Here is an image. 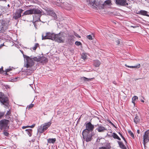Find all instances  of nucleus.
<instances>
[{"label": "nucleus", "instance_id": "obj_1", "mask_svg": "<svg viewBox=\"0 0 149 149\" xmlns=\"http://www.w3.org/2000/svg\"><path fill=\"white\" fill-rule=\"evenodd\" d=\"M23 57L25 59L24 67L29 69V70L31 71H33L34 70L32 68L34 64V61L39 62L40 60V57L39 56L33 57L31 56L29 57L24 55Z\"/></svg>", "mask_w": 149, "mask_h": 149}, {"label": "nucleus", "instance_id": "obj_2", "mask_svg": "<svg viewBox=\"0 0 149 149\" xmlns=\"http://www.w3.org/2000/svg\"><path fill=\"white\" fill-rule=\"evenodd\" d=\"M10 121L7 119H3L0 121V129H9V126L8 125Z\"/></svg>", "mask_w": 149, "mask_h": 149}, {"label": "nucleus", "instance_id": "obj_3", "mask_svg": "<svg viewBox=\"0 0 149 149\" xmlns=\"http://www.w3.org/2000/svg\"><path fill=\"white\" fill-rule=\"evenodd\" d=\"M85 124L86 129L83 131L82 132L83 134L84 133H87V132H89L90 131L92 132L93 131L94 128V126L92 125L90 122L87 123H85Z\"/></svg>", "mask_w": 149, "mask_h": 149}, {"label": "nucleus", "instance_id": "obj_4", "mask_svg": "<svg viewBox=\"0 0 149 149\" xmlns=\"http://www.w3.org/2000/svg\"><path fill=\"white\" fill-rule=\"evenodd\" d=\"M41 11L39 9L33 8L32 9L27 10L24 13V14L26 15L32 14H41Z\"/></svg>", "mask_w": 149, "mask_h": 149}, {"label": "nucleus", "instance_id": "obj_5", "mask_svg": "<svg viewBox=\"0 0 149 149\" xmlns=\"http://www.w3.org/2000/svg\"><path fill=\"white\" fill-rule=\"evenodd\" d=\"M54 40L55 41L59 43H63L64 40L65 36L63 34L60 33L58 34H55Z\"/></svg>", "mask_w": 149, "mask_h": 149}, {"label": "nucleus", "instance_id": "obj_6", "mask_svg": "<svg viewBox=\"0 0 149 149\" xmlns=\"http://www.w3.org/2000/svg\"><path fill=\"white\" fill-rule=\"evenodd\" d=\"M0 102L6 106L9 104L8 97L2 93H0Z\"/></svg>", "mask_w": 149, "mask_h": 149}, {"label": "nucleus", "instance_id": "obj_7", "mask_svg": "<svg viewBox=\"0 0 149 149\" xmlns=\"http://www.w3.org/2000/svg\"><path fill=\"white\" fill-rule=\"evenodd\" d=\"M55 34L54 33L47 32L46 33V35L44 36L43 34L42 35V40L49 39L54 40L55 38Z\"/></svg>", "mask_w": 149, "mask_h": 149}, {"label": "nucleus", "instance_id": "obj_8", "mask_svg": "<svg viewBox=\"0 0 149 149\" xmlns=\"http://www.w3.org/2000/svg\"><path fill=\"white\" fill-rule=\"evenodd\" d=\"M0 23L1 24L0 28V33H3L8 29V23L3 19L0 20Z\"/></svg>", "mask_w": 149, "mask_h": 149}, {"label": "nucleus", "instance_id": "obj_9", "mask_svg": "<svg viewBox=\"0 0 149 149\" xmlns=\"http://www.w3.org/2000/svg\"><path fill=\"white\" fill-rule=\"evenodd\" d=\"M115 3L118 6L128 7L129 2L128 0H116Z\"/></svg>", "mask_w": 149, "mask_h": 149}, {"label": "nucleus", "instance_id": "obj_10", "mask_svg": "<svg viewBox=\"0 0 149 149\" xmlns=\"http://www.w3.org/2000/svg\"><path fill=\"white\" fill-rule=\"evenodd\" d=\"M22 9H19L14 14L13 18L15 19H17L21 16V14L23 11Z\"/></svg>", "mask_w": 149, "mask_h": 149}, {"label": "nucleus", "instance_id": "obj_11", "mask_svg": "<svg viewBox=\"0 0 149 149\" xmlns=\"http://www.w3.org/2000/svg\"><path fill=\"white\" fill-rule=\"evenodd\" d=\"M89 132H87L86 134L82 133L83 135V138L84 139H85L86 141L88 142L91 141V140L92 135L89 134Z\"/></svg>", "mask_w": 149, "mask_h": 149}, {"label": "nucleus", "instance_id": "obj_12", "mask_svg": "<svg viewBox=\"0 0 149 149\" xmlns=\"http://www.w3.org/2000/svg\"><path fill=\"white\" fill-rule=\"evenodd\" d=\"M143 141L144 143H146L149 141V130L146 131L143 136Z\"/></svg>", "mask_w": 149, "mask_h": 149}, {"label": "nucleus", "instance_id": "obj_13", "mask_svg": "<svg viewBox=\"0 0 149 149\" xmlns=\"http://www.w3.org/2000/svg\"><path fill=\"white\" fill-rule=\"evenodd\" d=\"M47 15L52 16L54 19L56 20L57 19V17L56 14L52 10H48L46 13Z\"/></svg>", "mask_w": 149, "mask_h": 149}, {"label": "nucleus", "instance_id": "obj_14", "mask_svg": "<svg viewBox=\"0 0 149 149\" xmlns=\"http://www.w3.org/2000/svg\"><path fill=\"white\" fill-rule=\"evenodd\" d=\"M96 127L97 126V127L96 129V130H97L99 132H103L107 130V129L105 127L103 126L102 125L97 124V125H95Z\"/></svg>", "mask_w": 149, "mask_h": 149}, {"label": "nucleus", "instance_id": "obj_15", "mask_svg": "<svg viewBox=\"0 0 149 149\" xmlns=\"http://www.w3.org/2000/svg\"><path fill=\"white\" fill-rule=\"evenodd\" d=\"M111 0H107L105 1L103 3L101 4L100 6L102 9H104L106 5H111Z\"/></svg>", "mask_w": 149, "mask_h": 149}, {"label": "nucleus", "instance_id": "obj_16", "mask_svg": "<svg viewBox=\"0 0 149 149\" xmlns=\"http://www.w3.org/2000/svg\"><path fill=\"white\" fill-rule=\"evenodd\" d=\"M138 14L143 15L146 16L148 17L149 16V13H148L147 11L144 10H140L139 11V13Z\"/></svg>", "mask_w": 149, "mask_h": 149}, {"label": "nucleus", "instance_id": "obj_17", "mask_svg": "<svg viewBox=\"0 0 149 149\" xmlns=\"http://www.w3.org/2000/svg\"><path fill=\"white\" fill-rule=\"evenodd\" d=\"M52 122L50 121L47 123H45L44 125L43 126L44 130H46L51 125Z\"/></svg>", "mask_w": 149, "mask_h": 149}, {"label": "nucleus", "instance_id": "obj_18", "mask_svg": "<svg viewBox=\"0 0 149 149\" xmlns=\"http://www.w3.org/2000/svg\"><path fill=\"white\" fill-rule=\"evenodd\" d=\"M117 142L119 145V147L122 149H127L125 146L123 144V143L119 141H118Z\"/></svg>", "mask_w": 149, "mask_h": 149}, {"label": "nucleus", "instance_id": "obj_19", "mask_svg": "<svg viewBox=\"0 0 149 149\" xmlns=\"http://www.w3.org/2000/svg\"><path fill=\"white\" fill-rule=\"evenodd\" d=\"M125 66L127 67L132 68H139L141 66L140 64H138L137 65L134 66L127 65L126 64H125Z\"/></svg>", "mask_w": 149, "mask_h": 149}, {"label": "nucleus", "instance_id": "obj_20", "mask_svg": "<svg viewBox=\"0 0 149 149\" xmlns=\"http://www.w3.org/2000/svg\"><path fill=\"white\" fill-rule=\"evenodd\" d=\"M140 121L139 116L137 114L135 115V117L134 118V122L136 124L139 122Z\"/></svg>", "mask_w": 149, "mask_h": 149}, {"label": "nucleus", "instance_id": "obj_21", "mask_svg": "<svg viewBox=\"0 0 149 149\" xmlns=\"http://www.w3.org/2000/svg\"><path fill=\"white\" fill-rule=\"evenodd\" d=\"M8 129H3V131L2 132V134H3L4 136L8 137L9 136V134L8 132Z\"/></svg>", "mask_w": 149, "mask_h": 149}, {"label": "nucleus", "instance_id": "obj_22", "mask_svg": "<svg viewBox=\"0 0 149 149\" xmlns=\"http://www.w3.org/2000/svg\"><path fill=\"white\" fill-rule=\"evenodd\" d=\"M26 133L28 134L29 136L32 135V130L31 129H27L25 130Z\"/></svg>", "mask_w": 149, "mask_h": 149}, {"label": "nucleus", "instance_id": "obj_23", "mask_svg": "<svg viewBox=\"0 0 149 149\" xmlns=\"http://www.w3.org/2000/svg\"><path fill=\"white\" fill-rule=\"evenodd\" d=\"M40 61H41L42 63H45L47 62L48 60L44 56H42V57H40Z\"/></svg>", "mask_w": 149, "mask_h": 149}, {"label": "nucleus", "instance_id": "obj_24", "mask_svg": "<svg viewBox=\"0 0 149 149\" xmlns=\"http://www.w3.org/2000/svg\"><path fill=\"white\" fill-rule=\"evenodd\" d=\"M41 16V15H38V19L36 20H35L34 22H33V24H34V26L36 28V26H36V22H38V21L41 22V21L40 19Z\"/></svg>", "mask_w": 149, "mask_h": 149}, {"label": "nucleus", "instance_id": "obj_25", "mask_svg": "<svg viewBox=\"0 0 149 149\" xmlns=\"http://www.w3.org/2000/svg\"><path fill=\"white\" fill-rule=\"evenodd\" d=\"M56 139L55 138L49 139H48V142L49 143H54L56 141Z\"/></svg>", "mask_w": 149, "mask_h": 149}, {"label": "nucleus", "instance_id": "obj_26", "mask_svg": "<svg viewBox=\"0 0 149 149\" xmlns=\"http://www.w3.org/2000/svg\"><path fill=\"white\" fill-rule=\"evenodd\" d=\"M100 64V62L99 61H98V60H95L94 61V65L96 67H99Z\"/></svg>", "mask_w": 149, "mask_h": 149}, {"label": "nucleus", "instance_id": "obj_27", "mask_svg": "<svg viewBox=\"0 0 149 149\" xmlns=\"http://www.w3.org/2000/svg\"><path fill=\"white\" fill-rule=\"evenodd\" d=\"M45 131L43 127L41 126H40L38 129V132L41 133H43Z\"/></svg>", "mask_w": 149, "mask_h": 149}, {"label": "nucleus", "instance_id": "obj_28", "mask_svg": "<svg viewBox=\"0 0 149 149\" xmlns=\"http://www.w3.org/2000/svg\"><path fill=\"white\" fill-rule=\"evenodd\" d=\"M114 139H117L118 140H120L121 139L115 133H113V134L111 136Z\"/></svg>", "mask_w": 149, "mask_h": 149}, {"label": "nucleus", "instance_id": "obj_29", "mask_svg": "<svg viewBox=\"0 0 149 149\" xmlns=\"http://www.w3.org/2000/svg\"><path fill=\"white\" fill-rule=\"evenodd\" d=\"M138 99V97L136 96H134L132 98V102L134 104L135 101L137 100Z\"/></svg>", "mask_w": 149, "mask_h": 149}, {"label": "nucleus", "instance_id": "obj_30", "mask_svg": "<svg viewBox=\"0 0 149 149\" xmlns=\"http://www.w3.org/2000/svg\"><path fill=\"white\" fill-rule=\"evenodd\" d=\"M87 56L85 54L83 53L81 56V58L85 60L86 59H87Z\"/></svg>", "mask_w": 149, "mask_h": 149}, {"label": "nucleus", "instance_id": "obj_31", "mask_svg": "<svg viewBox=\"0 0 149 149\" xmlns=\"http://www.w3.org/2000/svg\"><path fill=\"white\" fill-rule=\"evenodd\" d=\"M88 3L92 6H93L95 2L94 1H93L92 0H88L87 1Z\"/></svg>", "mask_w": 149, "mask_h": 149}, {"label": "nucleus", "instance_id": "obj_32", "mask_svg": "<svg viewBox=\"0 0 149 149\" xmlns=\"http://www.w3.org/2000/svg\"><path fill=\"white\" fill-rule=\"evenodd\" d=\"M128 132L129 134H130V135L132 137V138L133 139H134V135L133 134V132H131V130H129L128 131Z\"/></svg>", "mask_w": 149, "mask_h": 149}, {"label": "nucleus", "instance_id": "obj_33", "mask_svg": "<svg viewBox=\"0 0 149 149\" xmlns=\"http://www.w3.org/2000/svg\"><path fill=\"white\" fill-rule=\"evenodd\" d=\"M12 70L11 69H6L5 71H4V74L5 75H6L7 74V72H9L10 71Z\"/></svg>", "mask_w": 149, "mask_h": 149}, {"label": "nucleus", "instance_id": "obj_34", "mask_svg": "<svg viewBox=\"0 0 149 149\" xmlns=\"http://www.w3.org/2000/svg\"><path fill=\"white\" fill-rule=\"evenodd\" d=\"M110 147L102 146L99 148V149H110Z\"/></svg>", "mask_w": 149, "mask_h": 149}, {"label": "nucleus", "instance_id": "obj_35", "mask_svg": "<svg viewBox=\"0 0 149 149\" xmlns=\"http://www.w3.org/2000/svg\"><path fill=\"white\" fill-rule=\"evenodd\" d=\"M83 79L85 81H91L93 78H90V79H88L87 78H86L85 77H83Z\"/></svg>", "mask_w": 149, "mask_h": 149}, {"label": "nucleus", "instance_id": "obj_36", "mask_svg": "<svg viewBox=\"0 0 149 149\" xmlns=\"http://www.w3.org/2000/svg\"><path fill=\"white\" fill-rule=\"evenodd\" d=\"M39 46V44L38 43H36L34 46L32 48L33 50H36L37 48V47Z\"/></svg>", "mask_w": 149, "mask_h": 149}, {"label": "nucleus", "instance_id": "obj_37", "mask_svg": "<svg viewBox=\"0 0 149 149\" xmlns=\"http://www.w3.org/2000/svg\"><path fill=\"white\" fill-rule=\"evenodd\" d=\"M74 37L73 36H70L69 37L68 40H70L71 41H74Z\"/></svg>", "mask_w": 149, "mask_h": 149}, {"label": "nucleus", "instance_id": "obj_38", "mask_svg": "<svg viewBox=\"0 0 149 149\" xmlns=\"http://www.w3.org/2000/svg\"><path fill=\"white\" fill-rule=\"evenodd\" d=\"M75 44L77 46H79L80 45H81V43L80 42H78L77 41H76L75 42Z\"/></svg>", "mask_w": 149, "mask_h": 149}, {"label": "nucleus", "instance_id": "obj_39", "mask_svg": "<svg viewBox=\"0 0 149 149\" xmlns=\"http://www.w3.org/2000/svg\"><path fill=\"white\" fill-rule=\"evenodd\" d=\"M34 106V104H31L27 106V108H28L29 109L31 108Z\"/></svg>", "mask_w": 149, "mask_h": 149}, {"label": "nucleus", "instance_id": "obj_40", "mask_svg": "<svg viewBox=\"0 0 149 149\" xmlns=\"http://www.w3.org/2000/svg\"><path fill=\"white\" fill-rule=\"evenodd\" d=\"M0 73L1 74H4V71L3 70V67L0 68Z\"/></svg>", "mask_w": 149, "mask_h": 149}, {"label": "nucleus", "instance_id": "obj_41", "mask_svg": "<svg viewBox=\"0 0 149 149\" xmlns=\"http://www.w3.org/2000/svg\"><path fill=\"white\" fill-rule=\"evenodd\" d=\"M4 114V113L3 112H0V118H1Z\"/></svg>", "mask_w": 149, "mask_h": 149}, {"label": "nucleus", "instance_id": "obj_42", "mask_svg": "<svg viewBox=\"0 0 149 149\" xmlns=\"http://www.w3.org/2000/svg\"><path fill=\"white\" fill-rule=\"evenodd\" d=\"M87 38L89 40H91L92 39V37L91 35H89L87 36Z\"/></svg>", "mask_w": 149, "mask_h": 149}, {"label": "nucleus", "instance_id": "obj_43", "mask_svg": "<svg viewBox=\"0 0 149 149\" xmlns=\"http://www.w3.org/2000/svg\"><path fill=\"white\" fill-rule=\"evenodd\" d=\"M130 27H132L134 28H136L138 27V26H136V25H130Z\"/></svg>", "mask_w": 149, "mask_h": 149}, {"label": "nucleus", "instance_id": "obj_44", "mask_svg": "<svg viewBox=\"0 0 149 149\" xmlns=\"http://www.w3.org/2000/svg\"><path fill=\"white\" fill-rule=\"evenodd\" d=\"M116 42L117 43V45H118L120 42V41L118 39L116 40Z\"/></svg>", "mask_w": 149, "mask_h": 149}, {"label": "nucleus", "instance_id": "obj_45", "mask_svg": "<svg viewBox=\"0 0 149 149\" xmlns=\"http://www.w3.org/2000/svg\"><path fill=\"white\" fill-rule=\"evenodd\" d=\"M109 122L110 123H111L113 126V127H116L115 125L110 120H109Z\"/></svg>", "mask_w": 149, "mask_h": 149}, {"label": "nucleus", "instance_id": "obj_46", "mask_svg": "<svg viewBox=\"0 0 149 149\" xmlns=\"http://www.w3.org/2000/svg\"><path fill=\"white\" fill-rule=\"evenodd\" d=\"M122 138L123 139V140L124 141H125V144H127V141H126L125 138V137L124 136H123Z\"/></svg>", "mask_w": 149, "mask_h": 149}, {"label": "nucleus", "instance_id": "obj_47", "mask_svg": "<svg viewBox=\"0 0 149 149\" xmlns=\"http://www.w3.org/2000/svg\"><path fill=\"white\" fill-rule=\"evenodd\" d=\"M10 114V112L9 111H7L6 113V115H9V114Z\"/></svg>", "mask_w": 149, "mask_h": 149}, {"label": "nucleus", "instance_id": "obj_48", "mask_svg": "<svg viewBox=\"0 0 149 149\" xmlns=\"http://www.w3.org/2000/svg\"><path fill=\"white\" fill-rule=\"evenodd\" d=\"M75 36H76L78 37L79 38H80V36L78 34H75Z\"/></svg>", "mask_w": 149, "mask_h": 149}, {"label": "nucleus", "instance_id": "obj_49", "mask_svg": "<svg viewBox=\"0 0 149 149\" xmlns=\"http://www.w3.org/2000/svg\"><path fill=\"white\" fill-rule=\"evenodd\" d=\"M35 126V124H33L32 125L30 126V127L33 128Z\"/></svg>", "mask_w": 149, "mask_h": 149}, {"label": "nucleus", "instance_id": "obj_50", "mask_svg": "<svg viewBox=\"0 0 149 149\" xmlns=\"http://www.w3.org/2000/svg\"><path fill=\"white\" fill-rule=\"evenodd\" d=\"M118 133H119V134L120 136H121V137H122L123 136L122 134L120 132H119Z\"/></svg>", "mask_w": 149, "mask_h": 149}, {"label": "nucleus", "instance_id": "obj_51", "mask_svg": "<svg viewBox=\"0 0 149 149\" xmlns=\"http://www.w3.org/2000/svg\"><path fill=\"white\" fill-rule=\"evenodd\" d=\"M22 128L23 129H24L25 128H26V126H23L22 127Z\"/></svg>", "mask_w": 149, "mask_h": 149}, {"label": "nucleus", "instance_id": "obj_52", "mask_svg": "<svg viewBox=\"0 0 149 149\" xmlns=\"http://www.w3.org/2000/svg\"><path fill=\"white\" fill-rule=\"evenodd\" d=\"M137 133L138 134H139L140 133V131H139V130H137Z\"/></svg>", "mask_w": 149, "mask_h": 149}, {"label": "nucleus", "instance_id": "obj_53", "mask_svg": "<svg viewBox=\"0 0 149 149\" xmlns=\"http://www.w3.org/2000/svg\"><path fill=\"white\" fill-rule=\"evenodd\" d=\"M0 1L6 2V0H0Z\"/></svg>", "mask_w": 149, "mask_h": 149}, {"label": "nucleus", "instance_id": "obj_54", "mask_svg": "<svg viewBox=\"0 0 149 149\" xmlns=\"http://www.w3.org/2000/svg\"><path fill=\"white\" fill-rule=\"evenodd\" d=\"M20 51H21V52L22 53V54H23V56L24 55V54L23 52L22 51H21V50H20Z\"/></svg>", "mask_w": 149, "mask_h": 149}, {"label": "nucleus", "instance_id": "obj_55", "mask_svg": "<svg viewBox=\"0 0 149 149\" xmlns=\"http://www.w3.org/2000/svg\"><path fill=\"white\" fill-rule=\"evenodd\" d=\"M36 149H38V148H39V146H36Z\"/></svg>", "mask_w": 149, "mask_h": 149}, {"label": "nucleus", "instance_id": "obj_56", "mask_svg": "<svg viewBox=\"0 0 149 149\" xmlns=\"http://www.w3.org/2000/svg\"><path fill=\"white\" fill-rule=\"evenodd\" d=\"M26 128H28V127H30V126L27 125V126H26Z\"/></svg>", "mask_w": 149, "mask_h": 149}, {"label": "nucleus", "instance_id": "obj_57", "mask_svg": "<svg viewBox=\"0 0 149 149\" xmlns=\"http://www.w3.org/2000/svg\"><path fill=\"white\" fill-rule=\"evenodd\" d=\"M141 101L142 102H144V101L143 100H141Z\"/></svg>", "mask_w": 149, "mask_h": 149}, {"label": "nucleus", "instance_id": "obj_58", "mask_svg": "<svg viewBox=\"0 0 149 149\" xmlns=\"http://www.w3.org/2000/svg\"><path fill=\"white\" fill-rule=\"evenodd\" d=\"M24 15H26L25 14H24V13H23L22 15V16H23Z\"/></svg>", "mask_w": 149, "mask_h": 149}, {"label": "nucleus", "instance_id": "obj_59", "mask_svg": "<svg viewBox=\"0 0 149 149\" xmlns=\"http://www.w3.org/2000/svg\"><path fill=\"white\" fill-rule=\"evenodd\" d=\"M7 6L8 7H10V5L9 4Z\"/></svg>", "mask_w": 149, "mask_h": 149}, {"label": "nucleus", "instance_id": "obj_60", "mask_svg": "<svg viewBox=\"0 0 149 149\" xmlns=\"http://www.w3.org/2000/svg\"><path fill=\"white\" fill-rule=\"evenodd\" d=\"M35 19V18H33V19H33V20H34V19Z\"/></svg>", "mask_w": 149, "mask_h": 149}, {"label": "nucleus", "instance_id": "obj_61", "mask_svg": "<svg viewBox=\"0 0 149 149\" xmlns=\"http://www.w3.org/2000/svg\"><path fill=\"white\" fill-rule=\"evenodd\" d=\"M113 83L114 84L115 82H113Z\"/></svg>", "mask_w": 149, "mask_h": 149}, {"label": "nucleus", "instance_id": "obj_62", "mask_svg": "<svg viewBox=\"0 0 149 149\" xmlns=\"http://www.w3.org/2000/svg\"><path fill=\"white\" fill-rule=\"evenodd\" d=\"M113 83L114 84L115 82H113Z\"/></svg>", "mask_w": 149, "mask_h": 149}, {"label": "nucleus", "instance_id": "obj_63", "mask_svg": "<svg viewBox=\"0 0 149 149\" xmlns=\"http://www.w3.org/2000/svg\"><path fill=\"white\" fill-rule=\"evenodd\" d=\"M80 119V118H79V120Z\"/></svg>", "mask_w": 149, "mask_h": 149}, {"label": "nucleus", "instance_id": "obj_64", "mask_svg": "<svg viewBox=\"0 0 149 149\" xmlns=\"http://www.w3.org/2000/svg\"><path fill=\"white\" fill-rule=\"evenodd\" d=\"M4 149H6V148H4Z\"/></svg>", "mask_w": 149, "mask_h": 149}]
</instances>
